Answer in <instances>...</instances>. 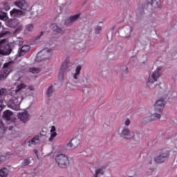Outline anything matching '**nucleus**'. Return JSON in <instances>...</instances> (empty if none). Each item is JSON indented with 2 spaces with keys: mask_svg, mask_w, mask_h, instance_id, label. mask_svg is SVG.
Instances as JSON below:
<instances>
[{
  "mask_svg": "<svg viewBox=\"0 0 177 177\" xmlns=\"http://www.w3.org/2000/svg\"><path fill=\"white\" fill-rule=\"evenodd\" d=\"M27 88V85L24 83H21L17 85L15 89L14 90L15 93L8 97V104L15 107V106H20L21 100H23V95L21 92L23 90Z\"/></svg>",
  "mask_w": 177,
  "mask_h": 177,
  "instance_id": "obj_1",
  "label": "nucleus"
},
{
  "mask_svg": "<svg viewBox=\"0 0 177 177\" xmlns=\"http://www.w3.org/2000/svg\"><path fill=\"white\" fill-rule=\"evenodd\" d=\"M161 71H162V66H158L156 70L149 74L147 82V86L149 88V89H154V82H157L158 78L162 75Z\"/></svg>",
  "mask_w": 177,
  "mask_h": 177,
  "instance_id": "obj_2",
  "label": "nucleus"
},
{
  "mask_svg": "<svg viewBox=\"0 0 177 177\" xmlns=\"http://www.w3.org/2000/svg\"><path fill=\"white\" fill-rule=\"evenodd\" d=\"M52 53H53V50H52V48H44L37 53L35 61L39 62L48 60V59L52 57Z\"/></svg>",
  "mask_w": 177,
  "mask_h": 177,
  "instance_id": "obj_3",
  "label": "nucleus"
},
{
  "mask_svg": "<svg viewBox=\"0 0 177 177\" xmlns=\"http://www.w3.org/2000/svg\"><path fill=\"white\" fill-rule=\"evenodd\" d=\"M12 52V49H10V47L8 45V42L6 41V39H2L0 41V55H2V56H8V55H10Z\"/></svg>",
  "mask_w": 177,
  "mask_h": 177,
  "instance_id": "obj_4",
  "label": "nucleus"
},
{
  "mask_svg": "<svg viewBox=\"0 0 177 177\" xmlns=\"http://www.w3.org/2000/svg\"><path fill=\"white\" fill-rule=\"evenodd\" d=\"M3 71L0 75L1 80L6 78L10 73H12V71L13 70V62H9L4 64L3 66Z\"/></svg>",
  "mask_w": 177,
  "mask_h": 177,
  "instance_id": "obj_5",
  "label": "nucleus"
},
{
  "mask_svg": "<svg viewBox=\"0 0 177 177\" xmlns=\"http://www.w3.org/2000/svg\"><path fill=\"white\" fill-rule=\"evenodd\" d=\"M55 161L60 168H66L68 165V158L64 154H59L55 158Z\"/></svg>",
  "mask_w": 177,
  "mask_h": 177,
  "instance_id": "obj_6",
  "label": "nucleus"
},
{
  "mask_svg": "<svg viewBox=\"0 0 177 177\" xmlns=\"http://www.w3.org/2000/svg\"><path fill=\"white\" fill-rule=\"evenodd\" d=\"M118 135L123 139H133L135 138V132L131 131L127 127H122Z\"/></svg>",
  "mask_w": 177,
  "mask_h": 177,
  "instance_id": "obj_7",
  "label": "nucleus"
},
{
  "mask_svg": "<svg viewBox=\"0 0 177 177\" xmlns=\"http://www.w3.org/2000/svg\"><path fill=\"white\" fill-rule=\"evenodd\" d=\"M169 158V151H162L159 156H156L154 158L155 162L157 164H162V162H165Z\"/></svg>",
  "mask_w": 177,
  "mask_h": 177,
  "instance_id": "obj_8",
  "label": "nucleus"
},
{
  "mask_svg": "<svg viewBox=\"0 0 177 177\" xmlns=\"http://www.w3.org/2000/svg\"><path fill=\"white\" fill-rule=\"evenodd\" d=\"M165 106V98L162 95V98L158 100L154 104V110L156 113H160L162 114V110Z\"/></svg>",
  "mask_w": 177,
  "mask_h": 177,
  "instance_id": "obj_9",
  "label": "nucleus"
},
{
  "mask_svg": "<svg viewBox=\"0 0 177 177\" xmlns=\"http://www.w3.org/2000/svg\"><path fill=\"white\" fill-rule=\"evenodd\" d=\"M14 5L24 12H30V10H31V7L28 6V3L26 2V0L17 1L14 3Z\"/></svg>",
  "mask_w": 177,
  "mask_h": 177,
  "instance_id": "obj_10",
  "label": "nucleus"
},
{
  "mask_svg": "<svg viewBox=\"0 0 177 177\" xmlns=\"http://www.w3.org/2000/svg\"><path fill=\"white\" fill-rule=\"evenodd\" d=\"M17 115H18L19 120H20V121L21 122H23L24 124L28 122V121H30V118L31 117V115H30V113H28L26 110L18 113Z\"/></svg>",
  "mask_w": 177,
  "mask_h": 177,
  "instance_id": "obj_11",
  "label": "nucleus"
},
{
  "mask_svg": "<svg viewBox=\"0 0 177 177\" xmlns=\"http://www.w3.org/2000/svg\"><path fill=\"white\" fill-rule=\"evenodd\" d=\"M9 27H12L15 29V33L19 34L20 31L23 30V25L20 24V22L17 19H12L9 22Z\"/></svg>",
  "mask_w": 177,
  "mask_h": 177,
  "instance_id": "obj_12",
  "label": "nucleus"
},
{
  "mask_svg": "<svg viewBox=\"0 0 177 177\" xmlns=\"http://www.w3.org/2000/svg\"><path fill=\"white\" fill-rule=\"evenodd\" d=\"M132 26L129 25L124 26L120 30V32H121L122 37L124 38H129L131 37V35L132 34Z\"/></svg>",
  "mask_w": 177,
  "mask_h": 177,
  "instance_id": "obj_13",
  "label": "nucleus"
},
{
  "mask_svg": "<svg viewBox=\"0 0 177 177\" xmlns=\"http://www.w3.org/2000/svg\"><path fill=\"white\" fill-rule=\"evenodd\" d=\"M162 114V113L156 111L155 113H148L145 120L149 122L151 121H156V120H160V118H161Z\"/></svg>",
  "mask_w": 177,
  "mask_h": 177,
  "instance_id": "obj_14",
  "label": "nucleus"
},
{
  "mask_svg": "<svg viewBox=\"0 0 177 177\" xmlns=\"http://www.w3.org/2000/svg\"><path fill=\"white\" fill-rule=\"evenodd\" d=\"M107 167H109V165L104 164L99 167H97L95 170L94 175L98 177L101 176L102 175H104V171H106V168H107Z\"/></svg>",
  "mask_w": 177,
  "mask_h": 177,
  "instance_id": "obj_15",
  "label": "nucleus"
},
{
  "mask_svg": "<svg viewBox=\"0 0 177 177\" xmlns=\"http://www.w3.org/2000/svg\"><path fill=\"white\" fill-rule=\"evenodd\" d=\"M80 17H81V14H77L75 15L70 16L68 18H67L65 20L64 24L66 26H67L68 24H73L75 23V21H77V20H78V19H80Z\"/></svg>",
  "mask_w": 177,
  "mask_h": 177,
  "instance_id": "obj_16",
  "label": "nucleus"
},
{
  "mask_svg": "<svg viewBox=\"0 0 177 177\" xmlns=\"http://www.w3.org/2000/svg\"><path fill=\"white\" fill-rule=\"evenodd\" d=\"M11 17H21L26 15V12H23L19 9L14 8L10 12Z\"/></svg>",
  "mask_w": 177,
  "mask_h": 177,
  "instance_id": "obj_17",
  "label": "nucleus"
},
{
  "mask_svg": "<svg viewBox=\"0 0 177 177\" xmlns=\"http://www.w3.org/2000/svg\"><path fill=\"white\" fill-rule=\"evenodd\" d=\"M162 96H163L164 99H167V97H171V96H174L175 91L167 89L165 91L161 90Z\"/></svg>",
  "mask_w": 177,
  "mask_h": 177,
  "instance_id": "obj_18",
  "label": "nucleus"
},
{
  "mask_svg": "<svg viewBox=\"0 0 177 177\" xmlns=\"http://www.w3.org/2000/svg\"><path fill=\"white\" fill-rule=\"evenodd\" d=\"M41 133L35 136L31 140L28 141V146H33L41 142Z\"/></svg>",
  "mask_w": 177,
  "mask_h": 177,
  "instance_id": "obj_19",
  "label": "nucleus"
},
{
  "mask_svg": "<svg viewBox=\"0 0 177 177\" xmlns=\"http://www.w3.org/2000/svg\"><path fill=\"white\" fill-rule=\"evenodd\" d=\"M82 69V66L80 65L77 66L75 69V73H72V77L73 80H78L80 78V75L81 74V70Z\"/></svg>",
  "mask_w": 177,
  "mask_h": 177,
  "instance_id": "obj_20",
  "label": "nucleus"
},
{
  "mask_svg": "<svg viewBox=\"0 0 177 177\" xmlns=\"http://www.w3.org/2000/svg\"><path fill=\"white\" fill-rule=\"evenodd\" d=\"M29 51H30V46H28V45L23 46L21 48L20 52L19 53V57H21V56H24V55H26V53H28Z\"/></svg>",
  "mask_w": 177,
  "mask_h": 177,
  "instance_id": "obj_21",
  "label": "nucleus"
},
{
  "mask_svg": "<svg viewBox=\"0 0 177 177\" xmlns=\"http://www.w3.org/2000/svg\"><path fill=\"white\" fill-rule=\"evenodd\" d=\"M13 115V112L9 110H6L3 112V118L7 121H10L12 116Z\"/></svg>",
  "mask_w": 177,
  "mask_h": 177,
  "instance_id": "obj_22",
  "label": "nucleus"
},
{
  "mask_svg": "<svg viewBox=\"0 0 177 177\" xmlns=\"http://www.w3.org/2000/svg\"><path fill=\"white\" fill-rule=\"evenodd\" d=\"M50 136L48 138L49 142H53L55 140V138L56 136H57V133H56V127H55L54 126H53L51 127V129L50 131Z\"/></svg>",
  "mask_w": 177,
  "mask_h": 177,
  "instance_id": "obj_23",
  "label": "nucleus"
},
{
  "mask_svg": "<svg viewBox=\"0 0 177 177\" xmlns=\"http://www.w3.org/2000/svg\"><path fill=\"white\" fill-rule=\"evenodd\" d=\"M54 92H55V87L53 86V85H50V86H48L46 91L47 97H52L53 96Z\"/></svg>",
  "mask_w": 177,
  "mask_h": 177,
  "instance_id": "obj_24",
  "label": "nucleus"
},
{
  "mask_svg": "<svg viewBox=\"0 0 177 177\" xmlns=\"http://www.w3.org/2000/svg\"><path fill=\"white\" fill-rule=\"evenodd\" d=\"M8 175H9V169L5 167L0 169V177H8Z\"/></svg>",
  "mask_w": 177,
  "mask_h": 177,
  "instance_id": "obj_25",
  "label": "nucleus"
},
{
  "mask_svg": "<svg viewBox=\"0 0 177 177\" xmlns=\"http://www.w3.org/2000/svg\"><path fill=\"white\" fill-rule=\"evenodd\" d=\"M151 5L152 8H160L161 6V1L160 0H151Z\"/></svg>",
  "mask_w": 177,
  "mask_h": 177,
  "instance_id": "obj_26",
  "label": "nucleus"
},
{
  "mask_svg": "<svg viewBox=\"0 0 177 177\" xmlns=\"http://www.w3.org/2000/svg\"><path fill=\"white\" fill-rule=\"evenodd\" d=\"M120 71L122 73V76L125 77V75L128 74V67H127V66H121Z\"/></svg>",
  "mask_w": 177,
  "mask_h": 177,
  "instance_id": "obj_27",
  "label": "nucleus"
},
{
  "mask_svg": "<svg viewBox=\"0 0 177 177\" xmlns=\"http://www.w3.org/2000/svg\"><path fill=\"white\" fill-rule=\"evenodd\" d=\"M41 71V69L35 67H32L29 68V72L32 73V74H38Z\"/></svg>",
  "mask_w": 177,
  "mask_h": 177,
  "instance_id": "obj_28",
  "label": "nucleus"
},
{
  "mask_svg": "<svg viewBox=\"0 0 177 177\" xmlns=\"http://www.w3.org/2000/svg\"><path fill=\"white\" fill-rule=\"evenodd\" d=\"M71 140H72V144L73 145V147H77L80 146V144L81 143V141L77 138H73Z\"/></svg>",
  "mask_w": 177,
  "mask_h": 177,
  "instance_id": "obj_29",
  "label": "nucleus"
},
{
  "mask_svg": "<svg viewBox=\"0 0 177 177\" xmlns=\"http://www.w3.org/2000/svg\"><path fill=\"white\" fill-rule=\"evenodd\" d=\"M34 30V25L32 24H29L26 26V31L28 32H31V31Z\"/></svg>",
  "mask_w": 177,
  "mask_h": 177,
  "instance_id": "obj_30",
  "label": "nucleus"
},
{
  "mask_svg": "<svg viewBox=\"0 0 177 177\" xmlns=\"http://www.w3.org/2000/svg\"><path fill=\"white\" fill-rule=\"evenodd\" d=\"M53 30L57 34H63V30L56 25L53 26Z\"/></svg>",
  "mask_w": 177,
  "mask_h": 177,
  "instance_id": "obj_31",
  "label": "nucleus"
},
{
  "mask_svg": "<svg viewBox=\"0 0 177 177\" xmlns=\"http://www.w3.org/2000/svg\"><path fill=\"white\" fill-rule=\"evenodd\" d=\"M67 68H68V64L66 63V62H62L61 67H60V70L61 71H64V70H67Z\"/></svg>",
  "mask_w": 177,
  "mask_h": 177,
  "instance_id": "obj_32",
  "label": "nucleus"
},
{
  "mask_svg": "<svg viewBox=\"0 0 177 177\" xmlns=\"http://www.w3.org/2000/svg\"><path fill=\"white\" fill-rule=\"evenodd\" d=\"M102 26L97 25L95 27V34H100V31H102Z\"/></svg>",
  "mask_w": 177,
  "mask_h": 177,
  "instance_id": "obj_33",
  "label": "nucleus"
},
{
  "mask_svg": "<svg viewBox=\"0 0 177 177\" xmlns=\"http://www.w3.org/2000/svg\"><path fill=\"white\" fill-rule=\"evenodd\" d=\"M124 127H129V125H131V120H129L128 118L124 120Z\"/></svg>",
  "mask_w": 177,
  "mask_h": 177,
  "instance_id": "obj_34",
  "label": "nucleus"
},
{
  "mask_svg": "<svg viewBox=\"0 0 177 177\" xmlns=\"http://www.w3.org/2000/svg\"><path fill=\"white\" fill-rule=\"evenodd\" d=\"M64 63H66L68 64H70V56H68V55L65 56V59L64 60Z\"/></svg>",
  "mask_w": 177,
  "mask_h": 177,
  "instance_id": "obj_35",
  "label": "nucleus"
},
{
  "mask_svg": "<svg viewBox=\"0 0 177 177\" xmlns=\"http://www.w3.org/2000/svg\"><path fill=\"white\" fill-rule=\"evenodd\" d=\"M5 93H6V88H1L0 96H2V95H5Z\"/></svg>",
  "mask_w": 177,
  "mask_h": 177,
  "instance_id": "obj_36",
  "label": "nucleus"
},
{
  "mask_svg": "<svg viewBox=\"0 0 177 177\" xmlns=\"http://www.w3.org/2000/svg\"><path fill=\"white\" fill-rule=\"evenodd\" d=\"M4 9L5 10H9L10 9V6L8 3L4 4Z\"/></svg>",
  "mask_w": 177,
  "mask_h": 177,
  "instance_id": "obj_37",
  "label": "nucleus"
},
{
  "mask_svg": "<svg viewBox=\"0 0 177 177\" xmlns=\"http://www.w3.org/2000/svg\"><path fill=\"white\" fill-rule=\"evenodd\" d=\"M30 164V160L28 159H25L23 162V165H28Z\"/></svg>",
  "mask_w": 177,
  "mask_h": 177,
  "instance_id": "obj_38",
  "label": "nucleus"
},
{
  "mask_svg": "<svg viewBox=\"0 0 177 177\" xmlns=\"http://www.w3.org/2000/svg\"><path fill=\"white\" fill-rule=\"evenodd\" d=\"M66 146H67L68 147H74V145H73V141L71 140L69 142H68V143L66 144Z\"/></svg>",
  "mask_w": 177,
  "mask_h": 177,
  "instance_id": "obj_39",
  "label": "nucleus"
},
{
  "mask_svg": "<svg viewBox=\"0 0 177 177\" xmlns=\"http://www.w3.org/2000/svg\"><path fill=\"white\" fill-rule=\"evenodd\" d=\"M42 35H44V32H41L40 34L35 37V39H41Z\"/></svg>",
  "mask_w": 177,
  "mask_h": 177,
  "instance_id": "obj_40",
  "label": "nucleus"
},
{
  "mask_svg": "<svg viewBox=\"0 0 177 177\" xmlns=\"http://www.w3.org/2000/svg\"><path fill=\"white\" fill-rule=\"evenodd\" d=\"M3 103V102L0 100V113H1V111H2V110L4 107Z\"/></svg>",
  "mask_w": 177,
  "mask_h": 177,
  "instance_id": "obj_41",
  "label": "nucleus"
},
{
  "mask_svg": "<svg viewBox=\"0 0 177 177\" xmlns=\"http://www.w3.org/2000/svg\"><path fill=\"white\" fill-rule=\"evenodd\" d=\"M3 35H6V32H2L0 33V38H2L3 37Z\"/></svg>",
  "mask_w": 177,
  "mask_h": 177,
  "instance_id": "obj_42",
  "label": "nucleus"
},
{
  "mask_svg": "<svg viewBox=\"0 0 177 177\" xmlns=\"http://www.w3.org/2000/svg\"><path fill=\"white\" fill-rule=\"evenodd\" d=\"M0 128H5L3 122H2V120H0Z\"/></svg>",
  "mask_w": 177,
  "mask_h": 177,
  "instance_id": "obj_43",
  "label": "nucleus"
},
{
  "mask_svg": "<svg viewBox=\"0 0 177 177\" xmlns=\"http://www.w3.org/2000/svg\"><path fill=\"white\" fill-rule=\"evenodd\" d=\"M28 89L30 91H35L34 86H29Z\"/></svg>",
  "mask_w": 177,
  "mask_h": 177,
  "instance_id": "obj_44",
  "label": "nucleus"
},
{
  "mask_svg": "<svg viewBox=\"0 0 177 177\" xmlns=\"http://www.w3.org/2000/svg\"><path fill=\"white\" fill-rule=\"evenodd\" d=\"M3 160H5V157L0 156V162H2V161H3Z\"/></svg>",
  "mask_w": 177,
  "mask_h": 177,
  "instance_id": "obj_45",
  "label": "nucleus"
},
{
  "mask_svg": "<svg viewBox=\"0 0 177 177\" xmlns=\"http://www.w3.org/2000/svg\"><path fill=\"white\" fill-rule=\"evenodd\" d=\"M33 153H35V154L37 156L38 154V151L37 149H34Z\"/></svg>",
  "mask_w": 177,
  "mask_h": 177,
  "instance_id": "obj_46",
  "label": "nucleus"
},
{
  "mask_svg": "<svg viewBox=\"0 0 177 177\" xmlns=\"http://www.w3.org/2000/svg\"><path fill=\"white\" fill-rule=\"evenodd\" d=\"M58 9H59V13H62V10H63V8H62V7H58Z\"/></svg>",
  "mask_w": 177,
  "mask_h": 177,
  "instance_id": "obj_47",
  "label": "nucleus"
},
{
  "mask_svg": "<svg viewBox=\"0 0 177 177\" xmlns=\"http://www.w3.org/2000/svg\"><path fill=\"white\" fill-rule=\"evenodd\" d=\"M93 177H98V176H96V175H95V174H93Z\"/></svg>",
  "mask_w": 177,
  "mask_h": 177,
  "instance_id": "obj_48",
  "label": "nucleus"
},
{
  "mask_svg": "<svg viewBox=\"0 0 177 177\" xmlns=\"http://www.w3.org/2000/svg\"><path fill=\"white\" fill-rule=\"evenodd\" d=\"M149 164H151V160H149Z\"/></svg>",
  "mask_w": 177,
  "mask_h": 177,
  "instance_id": "obj_49",
  "label": "nucleus"
},
{
  "mask_svg": "<svg viewBox=\"0 0 177 177\" xmlns=\"http://www.w3.org/2000/svg\"><path fill=\"white\" fill-rule=\"evenodd\" d=\"M4 19H6V17H4Z\"/></svg>",
  "mask_w": 177,
  "mask_h": 177,
  "instance_id": "obj_50",
  "label": "nucleus"
},
{
  "mask_svg": "<svg viewBox=\"0 0 177 177\" xmlns=\"http://www.w3.org/2000/svg\"><path fill=\"white\" fill-rule=\"evenodd\" d=\"M0 28H1V24H0Z\"/></svg>",
  "mask_w": 177,
  "mask_h": 177,
  "instance_id": "obj_51",
  "label": "nucleus"
},
{
  "mask_svg": "<svg viewBox=\"0 0 177 177\" xmlns=\"http://www.w3.org/2000/svg\"><path fill=\"white\" fill-rule=\"evenodd\" d=\"M130 177H133V176H130Z\"/></svg>",
  "mask_w": 177,
  "mask_h": 177,
  "instance_id": "obj_52",
  "label": "nucleus"
}]
</instances>
